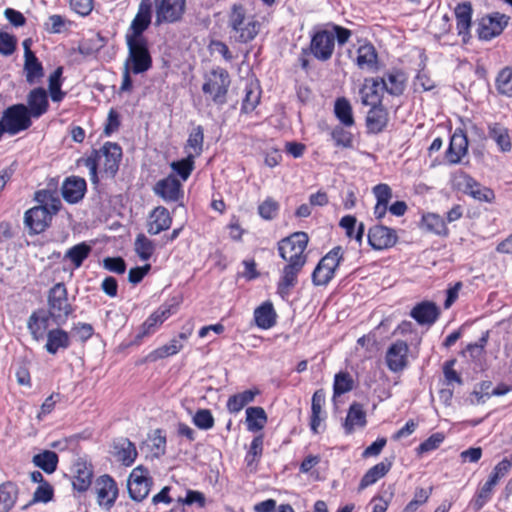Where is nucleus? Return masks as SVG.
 <instances>
[{"label":"nucleus","instance_id":"nucleus-40","mask_svg":"<svg viewBox=\"0 0 512 512\" xmlns=\"http://www.w3.org/2000/svg\"><path fill=\"white\" fill-rule=\"evenodd\" d=\"M91 251V245L86 242H81L66 251L64 260H69L74 268L77 269L83 264L84 260L88 258Z\"/></svg>","mask_w":512,"mask_h":512},{"label":"nucleus","instance_id":"nucleus-12","mask_svg":"<svg viewBox=\"0 0 512 512\" xmlns=\"http://www.w3.org/2000/svg\"><path fill=\"white\" fill-rule=\"evenodd\" d=\"M396 231L382 225H376L369 229L368 242L375 250L392 247L397 242Z\"/></svg>","mask_w":512,"mask_h":512},{"label":"nucleus","instance_id":"nucleus-48","mask_svg":"<svg viewBox=\"0 0 512 512\" xmlns=\"http://www.w3.org/2000/svg\"><path fill=\"white\" fill-rule=\"evenodd\" d=\"M259 393L257 389L246 390L231 396L228 399L227 407L231 412L240 411L245 405L252 402L254 397Z\"/></svg>","mask_w":512,"mask_h":512},{"label":"nucleus","instance_id":"nucleus-11","mask_svg":"<svg viewBox=\"0 0 512 512\" xmlns=\"http://www.w3.org/2000/svg\"><path fill=\"white\" fill-rule=\"evenodd\" d=\"M409 347L406 342L398 340L386 352V364L390 371L401 372L408 365Z\"/></svg>","mask_w":512,"mask_h":512},{"label":"nucleus","instance_id":"nucleus-46","mask_svg":"<svg viewBox=\"0 0 512 512\" xmlns=\"http://www.w3.org/2000/svg\"><path fill=\"white\" fill-rule=\"evenodd\" d=\"M422 227L426 231L437 235H446L448 233L443 218L434 213H427L422 216Z\"/></svg>","mask_w":512,"mask_h":512},{"label":"nucleus","instance_id":"nucleus-59","mask_svg":"<svg viewBox=\"0 0 512 512\" xmlns=\"http://www.w3.org/2000/svg\"><path fill=\"white\" fill-rule=\"evenodd\" d=\"M353 388V380L349 373L340 372L335 375L334 379V395H341L349 392Z\"/></svg>","mask_w":512,"mask_h":512},{"label":"nucleus","instance_id":"nucleus-23","mask_svg":"<svg viewBox=\"0 0 512 512\" xmlns=\"http://www.w3.org/2000/svg\"><path fill=\"white\" fill-rule=\"evenodd\" d=\"M305 264L286 262L278 283V292L284 296L297 284L298 274Z\"/></svg>","mask_w":512,"mask_h":512},{"label":"nucleus","instance_id":"nucleus-14","mask_svg":"<svg viewBox=\"0 0 512 512\" xmlns=\"http://www.w3.org/2000/svg\"><path fill=\"white\" fill-rule=\"evenodd\" d=\"M52 219L50 213L46 210L45 206H35L24 215V223L29 230L35 234L43 232Z\"/></svg>","mask_w":512,"mask_h":512},{"label":"nucleus","instance_id":"nucleus-36","mask_svg":"<svg viewBox=\"0 0 512 512\" xmlns=\"http://www.w3.org/2000/svg\"><path fill=\"white\" fill-rule=\"evenodd\" d=\"M488 135L496 142L501 152L507 153L511 151L512 143L506 127L499 123H491L488 125Z\"/></svg>","mask_w":512,"mask_h":512},{"label":"nucleus","instance_id":"nucleus-63","mask_svg":"<svg viewBox=\"0 0 512 512\" xmlns=\"http://www.w3.org/2000/svg\"><path fill=\"white\" fill-rule=\"evenodd\" d=\"M150 66H124L123 80L120 86V92L130 91L132 88V81L130 73L141 74L144 73Z\"/></svg>","mask_w":512,"mask_h":512},{"label":"nucleus","instance_id":"nucleus-13","mask_svg":"<svg viewBox=\"0 0 512 512\" xmlns=\"http://www.w3.org/2000/svg\"><path fill=\"white\" fill-rule=\"evenodd\" d=\"M185 0H161L156 8V24L179 20L184 12Z\"/></svg>","mask_w":512,"mask_h":512},{"label":"nucleus","instance_id":"nucleus-26","mask_svg":"<svg viewBox=\"0 0 512 512\" xmlns=\"http://www.w3.org/2000/svg\"><path fill=\"white\" fill-rule=\"evenodd\" d=\"M27 108L31 117L39 118L45 114L49 107L48 96L43 88L31 90L27 96Z\"/></svg>","mask_w":512,"mask_h":512},{"label":"nucleus","instance_id":"nucleus-53","mask_svg":"<svg viewBox=\"0 0 512 512\" xmlns=\"http://www.w3.org/2000/svg\"><path fill=\"white\" fill-rule=\"evenodd\" d=\"M203 129L201 126H197L193 128L191 133L189 134V138L187 140V146L188 149V155H191L193 157H197L202 152L203 147Z\"/></svg>","mask_w":512,"mask_h":512},{"label":"nucleus","instance_id":"nucleus-7","mask_svg":"<svg viewBox=\"0 0 512 512\" xmlns=\"http://www.w3.org/2000/svg\"><path fill=\"white\" fill-rule=\"evenodd\" d=\"M509 21V16L499 12H493L483 16L478 20L476 28L479 39L490 41L499 36L507 27Z\"/></svg>","mask_w":512,"mask_h":512},{"label":"nucleus","instance_id":"nucleus-56","mask_svg":"<svg viewBox=\"0 0 512 512\" xmlns=\"http://www.w3.org/2000/svg\"><path fill=\"white\" fill-rule=\"evenodd\" d=\"M496 86L499 93L509 97L512 96V66H506L499 72L496 78Z\"/></svg>","mask_w":512,"mask_h":512},{"label":"nucleus","instance_id":"nucleus-32","mask_svg":"<svg viewBox=\"0 0 512 512\" xmlns=\"http://www.w3.org/2000/svg\"><path fill=\"white\" fill-rule=\"evenodd\" d=\"M325 404V392L316 390L312 396L310 428L314 434L319 433V427L323 421V406Z\"/></svg>","mask_w":512,"mask_h":512},{"label":"nucleus","instance_id":"nucleus-20","mask_svg":"<svg viewBox=\"0 0 512 512\" xmlns=\"http://www.w3.org/2000/svg\"><path fill=\"white\" fill-rule=\"evenodd\" d=\"M467 151V136L461 129H457L450 139L449 148L446 152V158L450 164H457L461 161L462 157L466 155Z\"/></svg>","mask_w":512,"mask_h":512},{"label":"nucleus","instance_id":"nucleus-43","mask_svg":"<svg viewBox=\"0 0 512 512\" xmlns=\"http://www.w3.org/2000/svg\"><path fill=\"white\" fill-rule=\"evenodd\" d=\"M32 462L45 473H53L58 464V455L54 451L45 450L33 456Z\"/></svg>","mask_w":512,"mask_h":512},{"label":"nucleus","instance_id":"nucleus-25","mask_svg":"<svg viewBox=\"0 0 512 512\" xmlns=\"http://www.w3.org/2000/svg\"><path fill=\"white\" fill-rule=\"evenodd\" d=\"M180 182L173 176L159 180L154 186V193L166 202L177 201L181 190Z\"/></svg>","mask_w":512,"mask_h":512},{"label":"nucleus","instance_id":"nucleus-35","mask_svg":"<svg viewBox=\"0 0 512 512\" xmlns=\"http://www.w3.org/2000/svg\"><path fill=\"white\" fill-rule=\"evenodd\" d=\"M73 487L79 492L86 491L92 482V470L84 462H77L73 466Z\"/></svg>","mask_w":512,"mask_h":512},{"label":"nucleus","instance_id":"nucleus-62","mask_svg":"<svg viewBox=\"0 0 512 512\" xmlns=\"http://www.w3.org/2000/svg\"><path fill=\"white\" fill-rule=\"evenodd\" d=\"M193 423L203 430H208L214 425V418L208 409H200L193 416Z\"/></svg>","mask_w":512,"mask_h":512},{"label":"nucleus","instance_id":"nucleus-41","mask_svg":"<svg viewBox=\"0 0 512 512\" xmlns=\"http://www.w3.org/2000/svg\"><path fill=\"white\" fill-rule=\"evenodd\" d=\"M366 424V414L359 403H353L346 416L344 427L347 433H351L355 427H363Z\"/></svg>","mask_w":512,"mask_h":512},{"label":"nucleus","instance_id":"nucleus-19","mask_svg":"<svg viewBox=\"0 0 512 512\" xmlns=\"http://www.w3.org/2000/svg\"><path fill=\"white\" fill-rule=\"evenodd\" d=\"M171 224L172 218L169 211L163 206H158L148 216L147 232L150 235H157L169 229Z\"/></svg>","mask_w":512,"mask_h":512},{"label":"nucleus","instance_id":"nucleus-30","mask_svg":"<svg viewBox=\"0 0 512 512\" xmlns=\"http://www.w3.org/2000/svg\"><path fill=\"white\" fill-rule=\"evenodd\" d=\"M45 349L50 354H56L60 349H67L70 346L68 332L61 328L51 329L47 332Z\"/></svg>","mask_w":512,"mask_h":512},{"label":"nucleus","instance_id":"nucleus-27","mask_svg":"<svg viewBox=\"0 0 512 512\" xmlns=\"http://www.w3.org/2000/svg\"><path fill=\"white\" fill-rule=\"evenodd\" d=\"M113 455L117 461L125 466H131L137 458V450L129 439L120 438L113 444Z\"/></svg>","mask_w":512,"mask_h":512},{"label":"nucleus","instance_id":"nucleus-39","mask_svg":"<svg viewBox=\"0 0 512 512\" xmlns=\"http://www.w3.org/2000/svg\"><path fill=\"white\" fill-rule=\"evenodd\" d=\"M255 322L262 329H269L276 323V313L270 302L263 303L254 312Z\"/></svg>","mask_w":512,"mask_h":512},{"label":"nucleus","instance_id":"nucleus-29","mask_svg":"<svg viewBox=\"0 0 512 512\" xmlns=\"http://www.w3.org/2000/svg\"><path fill=\"white\" fill-rule=\"evenodd\" d=\"M456 27L458 34L466 41L469 36L472 19V6L470 2H463L455 8Z\"/></svg>","mask_w":512,"mask_h":512},{"label":"nucleus","instance_id":"nucleus-57","mask_svg":"<svg viewBox=\"0 0 512 512\" xmlns=\"http://www.w3.org/2000/svg\"><path fill=\"white\" fill-rule=\"evenodd\" d=\"M148 446L151 455L159 458L165 454L166 451V437L162 435L161 430L157 429L148 439Z\"/></svg>","mask_w":512,"mask_h":512},{"label":"nucleus","instance_id":"nucleus-2","mask_svg":"<svg viewBox=\"0 0 512 512\" xmlns=\"http://www.w3.org/2000/svg\"><path fill=\"white\" fill-rule=\"evenodd\" d=\"M230 26L235 37L242 42L253 40L260 30V22L252 14H248L242 5H234L230 13Z\"/></svg>","mask_w":512,"mask_h":512},{"label":"nucleus","instance_id":"nucleus-31","mask_svg":"<svg viewBox=\"0 0 512 512\" xmlns=\"http://www.w3.org/2000/svg\"><path fill=\"white\" fill-rule=\"evenodd\" d=\"M131 64H151V57L142 38H127Z\"/></svg>","mask_w":512,"mask_h":512},{"label":"nucleus","instance_id":"nucleus-61","mask_svg":"<svg viewBox=\"0 0 512 512\" xmlns=\"http://www.w3.org/2000/svg\"><path fill=\"white\" fill-rule=\"evenodd\" d=\"M332 139L337 146L351 148L353 143L352 134L341 126L335 127L331 132Z\"/></svg>","mask_w":512,"mask_h":512},{"label":"nucleus","instance_id":"nucleus-44","mask_svg":"<svg viewBox=\"0 0 512 512\" xmlns=\"http://www.w3.org/2000/svg\"><path fill=\"white\" fill-rule=\"evenodd\" d=\"M35 200L39 203L40 206H45L46 210L50 213L51 216L55 215L60 207L61 201L59 197L49 190H40L35 194Z\"/></svg>","mask_w":512,"mask_h":512},{"label":"nucleus","instance_id":"nucleus-58","mask_svg":"<svg viewBox=\"0 0 512 512\" xmlns=\"http://www.w3.org/2000/svg\"><path fill=\"white\" fill-rule=\"evenodd\" d=\"M280 205L275 199L268 197L258 206L259 215L265 220L274 219L279 211Z\"/></svg>","mask_w":512,"mask_h":512},{"label":"nucleus","instance_id":"nucleus-34","mask_svg":"<svg viewBox=\"0 0 512 512\" xmlns=\"http://www.w3.org/2000/svg\"><path fill=\"white\" fill-rule=\"evenodd\" d=\"M391 467L392 461L389 459H384L383 461L374 465L362 477L359 488L365 489L366 487L374 484L380 478L384 477L390 471Z\"/></svg>","mask_w":512,"mask_h":512},{"label":"nucleus","instance_id":"nucleus-42","mask_svg":"<svg viewBox=\"0 0 512 512\" xmlns=\"http://www.w3.org/2000/svg\"><path fill=\"white\" fill-rule=\"evenodd\" d=\"M267 422V415L262 407H249L246 409V424L249 431L257 432L263 429Z\"/></svg>","mask_w":512,"mask_h":512},{"label":"nucleus","instance_id":"nucleus-54","mask_svg":"<svg viewBox=\"0 0 512 512\" xmlns=\"http://www.w3.org/2000/svg\"><path fill=\"white\" fill-rule=\"evenodd\" d=\"M378 56L375 47L368 42L360 44L356 50L357 64H377Z\"/></svg>","mask_w":512,"mask_h":512},{"label":"nucleus","instance_id":"nucleus-1","mask_svg":"<svg viewBox=\"0 0 512 512\" xmlns=\"http://www.w3.org/2000/svg\"><path fill=\"white\" fill-rule=\"evenodd\" d=\"M121 157V147L112 142H107L99 150L94 151L93 154L85 160V166L89 169L92 183L96 184L98 182V169L107 177H114L118 171Z\"/></svg>","mask_w":512,"mask_h":512},{"label":"nucleus","instance_id":"nucleus-38","mask_svg":"<svg viewBox=\"0 0 512 512\" xmlns=\"http://www.w3.org/2000/svg\"><path fill=\"white\" fill-rule=\"evenodd\" d=\"M18 498V487L12 482L0 485V512H9Z\"/></svg>","mask_w":512,"mask_h":512},{"label":"nucleus","instance_id":"nucleus-5","mask_svg":"<svg viewBox=\"0 0 512 512\" xmlns=\"http://www.w3.org/2000/svg\"><path fill=\"white\" fill-rule=\"evenodd\" d=\"M31 115L24 104H15L3 112L0 121L1 136L4 132L15 135L31 126Z\"/></svg>","mask_w":512,"mask_h":512},{"label":"nucleus","instance_id":"nucleus-9","mask_svg":"<svg viewBox=\"0 0 512 512\" xmlns=\"http://www.w3.org/2000/svg\"><path fill=\"white\" fill-rule=\"evenodd\" d=\"M152 479L149 471L142 465L135 467L128 478V491L131 498L135 501L145 499L150 491Z\"/></svg>","mask_w":512,"mask_h":512},{"label":"nucleus","instance_id":"nucleus-37","mask_svg":"<svg viewBox=\"0 0 512 512\" xmlns=\"http://www.w3.org/2000/svg\"><path fill=\"white\" fill-rule=\"evenodd\" d=\"M379 81L386 92L391 95H400L405 88L406 76L402 72L394 71Z\"/></svg>","mask_w":512,"mask_h":512},{"label":"nucleus","instance_id":"nucleus-4","mask_svg":"<svg viewBox=\"0 0 512 512\" xmlns=\"http://www.w3.org/2000/svg\"><path fill=\"white\" fill-rule=\"evenodd\" d=\"M52 320L60 326L66 323L68 316L73 312L68 301V292L63 283L55 284L48 292V311Z\"/></svg>","mask_w":512,"mask_h":512},{"label":"nucleus","instance_id":"nucleus-22","mask_svg":"<svg viewBox=\"0 0 512 512\" xmlns=\"http://www.w3.org/2000/svg\"><path fill=\"white\" fill-rule=\"evenodd\" d=\"M51 319L52 315L45 310H38L30 315L27 326L35 340L39 341L42 340L45 335L47 336Z\"/></svg>","mask_w":512,"mask_h":512},{"label":"nucleus","instance_id":"nucleus-28","mask_svg":"<svg viewBox=\"0 0 512 512\" xmlns=\"http://www.w3.org/2000/svg\"><path fill=\"white\" fill-rule=\"evenodd\" d=\"M243 84L244 97L241 110L245 113L253 111L260 101V87L256 80H246Z\"/></svg>","mask_w":512,"mask_h":512},{"label":"nucleus","instance_id":"nucleus-64","mask_svg":"<svg viewBox=\"0 0 512 512\" xmlns=\"http://www.w3.org/2000/svg\"><path fill=\"white\" fill-rule=\"evenodd\" d=\"M53 497V488L52 486L46 481V482H43V484H40L34 494H33V499H32V502L33 503H37V502H43V503H46L48 501H50Z\"/></svg>","mask_w":512,"mask_h":512},{"label":"nucleus","instance_id":"nucleus-3","mask_svg":"<svg viewBox=\"0 0 512 512\" xmlns=\"http://www.w3.org/2000/svg\"><path fill=\"white\" fill-rule=\"evenodd\" d=\"M308 235L305 232H295L278 242V252L285 262L305 264L304 254L308 245Z\"/></svg>","mask_w":512,"mask_h":512},{"label":"nucleus","instance_id":"nucleus-6","mask_svg":"<svg viewBox=\"0 0 512 512\" xmlns=\"http://www.w3.org/2000/svg\"><path fill=\"white\" fill-rule=\"evenodd\" d=\"M342 259L341 247L333 248L318 263L312 274L313 283L317 286L327 285L333 278Z\"/></svg>","mask_w":512,"mask_h":512},{"label":"nucleus","instance_id":"nucleus-49","mask_svg":"<svg viewBox=\"0 0 512 512\" xmlns=\"http://www.w3.org/2000/svg\"><path fill=\"white\" fill-rule=\"evenodd\" d=\"M262 452L263 436L258 435L252 440L247 455L245 457L247 468H249L250 471H254L256 469L257 463L259 462V459L262 456Z\"/></svg>","mask_w":512,"mask_h":512},{"label":"nucleus","instance_id":"nucleus-50","mask_svg":"<svg viewBox=\"0 0 512 512\" xmlns=\"http://www.w3.org/2000/svg\"><path fill=\"white\" fill-rule=\"evenodd\" d=\"M334 111L336 117L343 125L348 127L354 125L352 107L346 98H339L336 100Z\"/></svg>","mask_w":512,"mask_h":512},{"label":"nucleus","instance_id":"nucleus-18","mask_svg":"<svg viewBox=\"0 0 512 512\" xmlns=\"http://www.w3.org/2000/svg\"><path fill=\"white\" fill-rule=\"evenodd\" d=\"M169 307H160L154 313H152L146 321L142 324L140 331L135 336L133 344L138 345L142 339L152 333L170 316Z\"/></svg>","mask_w":512,"mask_h":512},{"label":"nucleus","instance_id":"nucleus-16","mask_svg":"<svg viewBox=\"0 0 512 512\" xmlns=\"http://www.w3.org/2000/svg\"><path fill=\"white\" fill-rule=\"evenodd\" d=\"M96 494L100 506L111 507L118 495L115 481L109 475L101 476L96 482Z\"/></svg>","mask_w":512,"mask_h":512},{"label":"nucleus","instance_id":"nucleus-52","mask_svg":"<svg viewBox=\"0 0 512 512\" xmlns=\"http://www.w3.org/2000/svg\"><path fill=\"white\" fill-rule=\"evenodd\" d=\"M357 220L352 215H346L340 220V226L346 231L349 238H354L357 242L361 243L364 235V224L360 223L355 231Z\"/></svg>","mask_w":512,"mask_h":512},{"label":"nucleus","instance_id":"nucleus-17","mask_svg":"<svg viewBox=\"0 0 512 512\" xmlns=\"http://www.w3.org/2000/svg\"><path fill=\"white\" fill-rule=\"evenodd\" d=\"M383 85L379 79L370 78L365 79L359 93L361 103L365 106H378L382 105V97L384 93Z\"/></svg>","mask_w":512,"mask_h":512},{"label":"nucleus","instance_id":"nucleus-15","mask_svg":"<svg viewBox=\"0 0 512 512\" xmlns=\"http://www.w3.org/2000/svg\"><path fill=\"white\" fill-rule=\"evenodd\" d=\"M151 8V0H141L137 14L130 25L131 34H128L127 38H142L141 34L151 23Z\"/></svg>","mask_w":512,"mask_h":512},{"label":"nucleus","instance_id":"nucleus-51","mask_svg":"<svg viewBox=\"0 0 512 512\" xmlns=\"http://www.w3.org/2000/svg\"><path fill=\"white\" fill-rule=\"evenodd\" d=\"M498 479L490 475L489 479L483 484V486L478 491L473 506L476 510H480L490 499L492 495L493 488L497 485Z\"/></svg>","mask_w":512,"mask_h":512},{"label":"nucleus","instance_id":"nucleus-60","mask_svg":"<svg viewBox=\"0 0 512 512\" xmlns=\"http://www.w3.org/2000/svg\"><path fill=\"white\" fill-rule=\"evenodd\" d=\"M194 158L195 157L187 154V157L185 159L173 162L171 164L173 171H175L182 178L183 181H186L188 179L193 170Z\"/></svg>","mask_w":512,"mask_h":512},{"label":"nucleus","instance_id":"nucleus-45","mask_svg":"<svg viewBox=\"0 0 512 512\" xmlns=\"http://www.w3.org/2000/svg\"><path fill=\"white\" fill-rule=\"evenodd\" d=\"M183 348V344L179 339L173 338L169 343L153 350L148 354L147 360L155 362L159 359H163L172 355L177 354Z\"/></svg>","mask_w":512,"mask_h":512},{"label":"nucleus","instance_id":"nucleus-24","mask_svg":"<svg viewBox=\"0 0 512 512\" xmlns=\"http://www.w3.org/2000/svg\"><path fill=\"white\" fill-rule=\"evenodd\" d=\"M389 121V114L383 105L371 106L366 116V127L368 132L378 134L382 132Z\"/></svg>","mask_w":512,"mask_h":512},{"label":"nucleus","instance_id":"nucleus-55","mask_svg":"<svg viewBox=\"0 0 512 512\" xmlns=\"http://www.w3.org/2000/svg\"><path fill=\"white\" fill-rule=\"evenodd\" d=\"M134 250L141 260L147 261L154 253L155 245L144 234H139L135 239Z\"/></svg>","mask_w":512,"mask_h":512},{"label":"nucleus","instance_id":"nucleus-8","mask_svg":"<svg viewBox=\"0 0 512 512\" xmlns=\"http://www.w3.org/2000/svg\"><path fill=\"white\" fill-rule=\"evenodd\" d=\"M455 185L458 190L479 202L491 203L495 199V194L492 189L483 186L464 172L455 177Z\"/></svg>","mask_w":512,"mask_h":512},{"label":"nucleus","instance_id":"nucleus-21","mask_svg":"<svg viewBox=\"0 0 512 512\" xmlns=\"http://www.w3.org/2000/svg\"><path fill=\"white\" fill-rule=\"evenodd\" d=\"M62 196L68 203H77L85 195L86 181L78 176L68 177L62 185Z\"/></svg>","mask_w":512,"mask_h":512},{"label":"nucleus","instance_id":"nucleus-33","mask_svg":"<svg viewBox=\"0 0 512 512\" xmlns=\"http://www.w3.org/2000/svg\"><path fill=\"white\" fill-rule=\"evenodd\" d=\"M439 315L438 307L432 302H422L411 311V317L419 324H433Z\"/></svg>","mask_w":512,"mask_h":512},{"label":"nucleus","instance_id":"nucleus-47","mask_svg":"<svg viewBox=\"0 0 512 512\" xmlns=\"http://www.w3.org/2000/svg\"><path fill=\"white\" fill-rule=\"evenodd\" d=\"M224 85V78L222 71L217 72L216 70L212 71V76L208 78V80L203 85V91L205 93L213 94V99L215 102H221V91Z\"/></svg>","mask_w":512,"mask_h":512},{"label":"nucleus","instance_id":"nucleus-10","mask_svg":"<svg viewBox=\"0 0 512 512\" xmlns=\"http://www.w3.org/2000/svg\"><path fill=\"white\" fill-rule=\"evenodd\" d=\"M334 47L333 36L329 30L318 31L311 39L310 51L319 61L329 60L334 51Z\"/></svg>","mask_w":512,"mask_h":512}]
</instances>
